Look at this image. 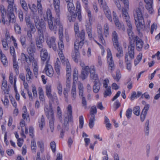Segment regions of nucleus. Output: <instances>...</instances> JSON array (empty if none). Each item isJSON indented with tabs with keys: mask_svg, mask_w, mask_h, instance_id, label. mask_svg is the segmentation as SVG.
Listing matches in <instances>:
<instances>
[{
	"mask_svg": "<svg viewBox=\"0 0 160 160\" xmlns=\"http://www.w3.org/2000/svg\"><path fill=\"white\" fill-rule=\"evenodd\" d=\"M5 14H1V18H0V24L2 23L3 25L8 24L9 22L7 20H6L5 19Z\"/></svg>",
	"mask_w": 160,
	"mask_h": 160,
	"instance_id": "a19ab883",
	"label": "nucleus"
},
{
	"mask_svg": "<svg viewBox=\"0 0 160 160\" xmlns=\"http://www.w3.org/2000/svg\"><path fill=\"white\" fill-rule=\"evenodd\" d=\"M27 51L28 53L32 55L36 52L35 47H27Z\"/></svg>",
	"mask_w": 160,
	"mask_h": 160,
	"instance_id": "4c0bfd02",
	"label": "nucleus"
},
{
	"mask_svg": "<svg viewBox=\"0 0 160 160\" xmlns=\"http://www.w3.org/2000/svg\"><path fill=\"white\" fill-rule=\"evenodd\" d=\"M104 34L106 37L109 35V26L108 23H105L104 26Z\"/></svg>",
	"mask_w": 160,
	"mask_h": 160,
	"instance_id": "37998d69",
	"label": "nucleus"
},
{
	"mask_svg": "<svg viewBox=\"0 0 160 160\" xmlns=\"http://www.w3.org/2000/svg\"><path fill=\"white\" fill-rule=\"evenodd\" d=\"M72 98V100H74L76 97V83L73 82L72 86L71 89Z\"/></svg>",
	"mask_w": 160,
	"mask_h": 160,
	"instance_id": "a878e982",
	"label": "nucleus"
},
{
	"mask_svg": "<svg viewBox=\"0 0 160 160\" xmlns=\"http://www.w3.org/2000/svg\"><path fill=\"white\" fill-rule=\"evenodd\" d=\"M97 110L95 106H92L91 107L90 110V114L91 116H93L95 117V114H96Z\"/></svg>",
	"mask_w": 160,
	"mask_h": 160,
	"instance_id": "8fccbe9b",
	"label": "nucleus"
},
{
	"mask_svg": "<svg viewBox=\"0 0 160 160\" xmlns=\"http://www.w3.org/2000/svg\"><path fill=\"white\" fill-rule=\"evenodd\" d=\"M66 79L67 80H69L70 81V78H71V66L70 65H68V66H66Z\"/></svg>",
	"mask_w": 160,
	"mask_h": 160,
	"instance_id": "473e14b6",
	"label": "nucleus"
},
{
	"mask_svg": "<svg viewBox=\"0 0 160 160\" xmlns=\"http://www.w3.org/2000/svg\"><path fill=\"white\" fill-rule=\"evenodd\" d=\"M1 60L3 64L5 66H7L8 64L7 58L5 55L0 57Z\"/></svg>",
	"mask_w": 160,
	"mask_h": 160,
	"instance_id": "864d4df0",
	"label": "nucleus"
},
{
	"mask_svg": "<svg viewBox=\"0 0 160 160\" xmlns=\"http://www.w3.org/2000/svg\"><path fill=\"white\" fill-rule=\"evenodd\" d=\"M31 147L32 152H36L37 146L35 140H32L31 142Z\"/></svg>",
	"mask_w": 160,
	"mask_h": 160,
	"instance_id": "de8ad7c7",
	"label": "nucleus"
},
{
	"mask_svg": "<svg viewBox=\"0 0 160 160\" xmlns=\"http://www.w3.org/2000/svg\"><path fill=\"white\" fill-rule=\"evenodd\" d=\"M14 29L16 32L20 34L21 33V30L20 26L18 24L15 23L14 24Z\"/></svg>",
	"mask_w": 160,
	"mask_h": 160,
	"instance_id": "5fc2aeb1",
	"label": "nucleus"
},
{
	"mask_svg": "<svg viewBox=\"0 0 160 160\" xmlns=\"http://www.w3.org/2000/svg\"><path fill=\"white\" fill-rule=\"evenodd\" d=\"M53 4L55 8L56 13H57L58 16L60 15V1L59 0H53Z\"/></svg>",
	"mask_w": 160,
	"mask_h": 160,
	"instance_id": "b1692460",
	"label": "nucleus"
},
{
	"mask_svg": "<svg viewBox=\"0 0 160 160\" xmlns=\"http://www.w3.org/2000/svg\"><path fill=\"white\" fill-rule=\"evenodd\" d=\"M43 1L44 0H37V6L38 13L40 15H42L43 13L41 2Z\"/></svg>",
	"mask_w": 160,
	"mask_h": 160,
	"instance_id": "bb28decb",
	"label": "nucleus"
},
{
	"mask_svg": "<svg viewBox=\"0 0 160 160\" xmlns=\"http://www.w3.org/2000/svg\"><path fill=\"white\" fill-rule=\"evenodd\" d=\"M47 16L48 19V28L51 31L56 33L58 30V25L60 24V15L58 16L57 13V18H54L52 17V15L50 10L48 9L46 12Z\"/></svg>",
	"mask_w": 160,
	"mask_h": 160,
	"instance_id": "7ed1b4c3",
	"label": "nucleus"
},
{
	"mask_svg": "<svg viewBox=\"0 0 160 160\" xmlns=\"http://www.w3.org/2000/svg\"><path fill=\"white\" fill-rule=\"evenodd\" d=\"M46 94L48 98L52 101H53L54 100H56L57 102L58 101V98L56 96V93H54L52 95L51 94V87L50 85H47L46 86Z\"/></svg>",
	"mask_w": 160,
	"mask_h": 160,
	"instance_id": "9d476101",
	"label": "nucleus"
},
{
	"mask_svg": "<svg viewBox=\"0 0 160 160\" xmlns=\"http://www.w3.org/2000/svg\"><path fill=\"white\" fill-rule=\"evenodd\" d=\"M33 19L34 20L35 24L37 31H46V27L45 22L43 21L38 22V20H35L34 16L33 17Z\"/></svg>",
	"mask_w": 160,
	"mask_h": 160,
	"instance_id": "f8f14e48",
	"label": "nucleus"
},
{
	"mask_svg": "<svg viewBox=\"0 0 160 160\" xmlns=\"http://www.w3.org/2000/svg\"><path fill=\"white\" fill-rule=\"evenodd\" d=\"M149 107V105L147 104L145 105L142 109L140 117V119L142 122H143L144 121Z\"/></svg>",
	"mask_w": 160,
	"mask_h": 160,
	"instance_id": "412c9836",
	"label": "nucleus"
},
{
	"mask_svg": "<svg viewBox=\"0 0 160 160\" xmlns=\"http://www.w3.org/2000/svg\"><path fill=\"white\" fill-rule=\"evenodd\" d=\"M78 72L77 69H74L73 71V79L75 81H76L78 78Z\"/></svg>",
	"mask_w": 160,
	"mask_h": 160,
	"instance_id": "338daca9",
	"label": "nucleus"
},
{
	"mask_svg": "<svg viewBox=\"0 0 160 160\" xmlns=\"http://www.w3.org/2000/svg\"><path fill=\"white\" fill-rule=\"evenodd\" d=\"M14 9L17 10L16 5H8L7 11V14L10 23H14L16 21L15 17L13 13Z\"/></svg>",
	"mask_w": 160,
	"mask_h": 160,
	"instance_id": "1a4fd4ad",
	"label": "nucleus"
},
{
	"mask_svg": "<svg viewBox=\"0 0 160 160\" xmlns=\"http://www.w3.org/2000/svg\"><path fill=\"white\" fill-rule=\"evenodd\" d=\"M67 109V113L64 116L62 127H61L60 125H58L57 126V129L58 130H61L60 136L62 138L63 137L65 131H68L69 129V122H73L72 110L71 105H68Z\"/></svg>",
	"mask_w": 160,
	"mask_h": 160,
	"instance_id": "f257e3e1",
	"label": "nucleus"
},
{
	"mask_svg": "<svg viewBox=\"0 0 160 160\" xmlns=\"http://www.w3.org/2000/svg\"><path fill=\"white\" fill-rule=\"evenodd\" d=\"M25 69L26 72V79L28 81H29L31 79H32L33 78L32 73L28 66L25 67Z\"/></svg>",
	"mask_w": 160,
	"mask_h": 160,
	"instance_id": "aec40b11",
	"label": "nucleus"
},
{
	"mask_svg": "<svg viewBox=\"0 0 160 160\" xmlns=\"http://www.w3.org/2000/svg\"><path fill=\"white\" fill-rule=\"evenodd\" d=\"M28 6L31 12L33 13L34 15V16H33V17L34 16L35 17L36 16L35 13L36 12L37 9H38L37 8V6L34 3L32 4V5L28 4Z\"/></svg>",
	"mask_w": 160,
	"mask_h": 160,
	"instance_id": "7c9ffc66",
	"label": "nucleus"
},
{
	"mask_svg": "<svg viewBox=\"0 0 160 160\" xmlns=\"http://www.w3.org/2000/svg\"><path fill=\"white\" fill-rule=\"evenodd\" d=\"M139 5V7L137 8L133 12V16L137 28L138 30H140L144 25L145 22L141 10V8H143V3L142 2H140Z\"/></svg>",
	"mask_w": 160,
	"mask_h": 160,
	"instance_id": "20e7f679",
	"label": "nucleus"
},
{
	"mask_svg": "<svg viewBox=\"0 0 160 160\" xmlns=\"http://www.w3.org/2000/svg\"><path fill=\"white\" fill-rule=\"evenodd\" d=\"M132 112V110L131 108H128L127 110L126 113V115L128 119H129L131 118V117Z\"/></svg>",
	"mask_w": 160,
	"mask_h": 160,
	"instance_id": "0e129e2a",
	"label": "nucleus"
},
{
	"mask_svg": "<svg viewBox=\"0 0 160 160\" xmlns=\"http://www.w3.org/2000/svg\"><path fill=\"white\" fill-rule=\"evenodd\" d=\"M113 78L114 80L117 82H118L121 78V74L119 71H117L116 72V75L115 76H113Z\"/></svg>",
	"mask_w": 160,
	"mask_h": 160,
	"instance_id": "e2e57ef3",
	"label": "nucleus"
},
{
	"mask_svg": "<svg viewBox=\"0 0 160 160\" xmlns=\"http://www.w3.org/2000/svg\"><path fill=\"white\" fill-rule=\"evenodd\" d=\"M79 128H82L83 125V118L82 116H80L79 117Z\"/></svg>",
	"mask_w": 160,
	"mask_h": 160,
	"instance_id": "774afa93",
	"label": "nucleus"
},
{
	"mask_svg": "<svg viewBox=\"0 0 160 160\" xmlns=\"http://www.w3.org/2000/svg\"><path fill=\"white\" fill-rule=\"evenodd\" d=\"M122 17L124 21H125L128 27L127 29V32L129 38L131 39L133 37V32L132 31V26L130 20V18L127 12V10L125 8H123L122 9Z\"/></svg>",
	"mask_w": 160,
	"mask_h": 160,
	"instance_id": "423d86ee",
	"label": "nucleus"
},
{
	"mask_svg": "<svg viewBox=\"0 0 160 160\" xmlns=\"http://www.w3.org/2000/svg\"><path fill=\"white\" fill-rule=\"evenodd\" d=\"M38 94L40 100L42 102L44 101L45 98L43 91L42 88L40 87L38 88Z\"/></svg>",
	"mask_w": 160,
	"mask_h": 160,
	"instance_id": "2f4dec72",
	"label": "nucleus"
},
{
	"mask_svg": "<svg viewBox=\"0 0 160 160\" xmlns=\"http://www.w3.org/2000/svg\"><path fill=\"white\" fill-rule=\"evenodd\" d=\"M112 40L113 45L118 51V53L116 54V56L118 58H120L123 55V52L122 48L120 46L118 42V36L116 31H113L112 33Z\"/></svg>",
	"mask_w": 160,
	"mask_h": 160,
	"instance_id": "0eeeda50",
	"label": "nucleus"
},
{
	"mask_svg": "<svg viewBox=\"0 0 160 160\" xmlns=\"http://www.w3.org/2000/svg\"><path fill=\"white\" fill-rule=\"evenodd\" d=\"M2 101L3 103V104L5 106H6L7 107L8 106V104H9V101L8 99L7 96L5 95L4 97V99L3 100V99H2Z\"/></svg>",
	"mask_w": 160,
	"mask_h": 160,
	"instance_id": "69168bd1",
	"label": "nucleus"
},
{
	"mask_svg": "<svg viewBox=\"0 0 160 160\" xmlns=\"http://www.w3.org/2000/svg\"><path fill=\"white\" fill-rule=\"evenodd\" d=\"M101 85V83L99 81L94 82L93 89V92L95 93H97L98 92L100 89Z\"/></svg>",
	"mask_w": 160,
	"mask_h": 160,
	"instance_id": "cd10ccee",
	"label": "nucleus"
},
{
	"mask_svg": "<svg viewBox=\"0 0 160 160\" xmlns=\"http://www.w3.org/2000/svg\"><path fill=\"white\" fill-rule=\"evenodd\" d=\"M20 3L22 8L26 11H28V8L27 4L25 0H20Z\"/></svg>",
	"mask_w": 160,
	"mask_h": 160,
	"instance_id": "ea45409f",
	"label": "nucleus"
},
{
	"mask_svg": "<svg viewBox=\"0 0 160 160\" xmlns=\"http://www.w3.org/2000/svg\"><path fill=\"white\" fill-rule=\"evenodd\" d=\"M135 44L132 41H130L128 46V52L125 56L127 69L130 71L131 68V61L134 58V55Z\"/></svg>",
	"mask_w": 160,
	"mask_h": 160,
	"instance_id": "39448f33",
	"label": "nucleus"
},
{
	"mask_svg": "<svg viewBox=\"0 0 160 160\" xmlns=\"http://www.w3.org/2000/svg\"><path fill=\"white\" fill-rule=\"evenodd\" d=\"M85 35L84 31L83 30H82L80 33L78 32V36H77L80 39V40H76L74 42V50L72 52V57L73 60L76 62H78V59L80 57L79 49L81 48L83 45Z\"/></svg>",
	"mask_w": 160,
	"mask_h": 160,
	"instance_id": "f03ea898",
	"label": "nucleus"
},
{
	"mask_svg": "<svg viewBox=\"0 0 160 160\" xmlns=\"http://www.w3.org/2000/svg\"><path fill=\"white\" fill-rule=\"evenodd\" d=\"M25 20L27 26L32 24L30 21V17L28 15H26L25 17Z\"/></svg>",
	"mask_w": 160,
	"mask_h": 160,
	"instance_id": "052dcab7",
	"label": "nucleus"
},
{
	"mask_svg": "<svg viewBox=\"0 0 160 160\" xmlns=\"http://www.w3.org/2000/svg\"><path fill=\"white\" fill-rule=\"evenodd\" d=\"M67 7L68 10L69 12L71 13H74L75 10V8L73 4V2L68 3Z\"/></svg>",
	"mask_w": 160,
	"mask_h": 160,
	"instance_id": "c756f323",
	"label": "nucleus"
},
{
	"mask_svg": "<svg viewBox=\"0 0 160 160\" xmlns=\"http://www.w3.org/2000/svg\"><path fill=\"white\" fill-rule=\"evenodd\" d=\"M38 122L39 123V127L40 129L42 130L43 128V127L45 125V119L43 115L42 116L41 119Z\"/></svg>",
	"mask_w": 160,
	"mask_h": 160,
	"instance_id": "e433bc0d",
	"label": "nucleus"
},
{
	"mask_svg": "<svg viewBox=\"0 0 160 160\" xmlns=\"http://www.w3.org/2000/svg\"><path fill=\"white\" fill-rule=\"evenodd\" d=\"M78 16V18L79 21L82 20V16L81 12V6L79 2H77L76 10L75 13H71L67 15L68 19L70 22H74L76 20V17Z\"/></svg>",
	"mask_w": 160,
	"mask_h": 160,
	"instance_id": "6e6552de",
	"label": "nucleus"
},
{
	"mask_svg": "<svg viewBox=\"0 0 160 160\" xmlns=\"http://www.w3.org/2000/svg\"><path fill=\"white\" fill-rule=\"evenodd\" d=\"M16 58L13 59V66L16 74L18 75L19 73V67L18 65V63L16 62Z\"/></svg>",
	"mask_w": 160,
	"mask_h": 160,
	"instance_id": "f704fd0d",
	"label": "nucleus"
},
{
	"mask_svg": "<svg viewBox=\"0 0 160 160\" xmlns=\"http://www.w3.org/2000/svg\"><path fill=\"white\" fill-rule=\"evenodd\" d=\"M146 3V8L148 10V12L150 14L153 13L154 10L153 8V2L152 0H144Z\"/></svg>",
	"mask_w": 160,
	"mask_h": 160,
	"instance_id": "dca6fc26",
	"label": "nucleus"
},
{
	"mask_svg": "<svg viewBox=\"0 0 160 160\" xmlns=\"http://www.w3.org/2000/svg\"><path fill=\"white\" fill-rule=\"evenodd\" d=\"M56 38L54 37L47 38L46 42L49 48H52L54 50L57 49L56 44L55 42Z\"/></svg>",
	"mask_w": 160,
	"mask_h": 160,
	"instance_id": "2eb2a0df",
	"label": "nucleus"
},
{
	"mask_svg": "<svg viewBox=\"0 0 160 160\" xmlns=\"http://www.w3.org/2000/svg\"><path fill=\"white\" fill-rule=\"evenodd\" d=\"M59 26V38H62L63 37V27L62 25L60 22Z\"/></svg>",
	"mask_w": 160,
	"mask_h": 160,
	"instance_id": "a18cd8bd",
	"label": "nucleus"
},
{
	"mask_svg": "<svg viewBox=\"0 0 160 160\" xmlns=\"http://www.w3.org/2000/svg\"><path fill=\"white\" fill-rule=\"evenodd\" d=\"M49 108L47 107L44 108V111L48 118L50 119H54V115L52 110V107L51 104H49Z\"/></svg>",
	"mask_w": 160,
	"mask_h": 160,
	"instance_id": "ddd939ff",
	"label": "nucleus"
},
{
	"mask_svg": "<svg viewBox=\"0 0 160 160\" xmlns=\"http://www.w3.org/2000/svg\"><path fill=\"white\" fill-rule=\"evenodd\" d=\"M59 55L60 57L61 62L62 64L64 65H66V67L68 66V64L70 65V64L69 63L68 59H65L64 58V56L62 53V51H59L58 52Z\"/></svg>",
	"mask_w": 160,
	"mask_h": 160,
	"instance_id": "393cba45",
	"label": "nucleus"
},
{
	"mask_svg": "<svg viewBox=\"0 0 160 160\" xmlns=\"http://www.w3.org/2000/svg\"><path fill=\"white\" fill-rule=\"evenodd\" d=\"M58 47L59 51H62L64 48V45L62 38H60V41L58 42Z\"/></svg>",
	"mask_w": 160,
	"mask_h": 160,
	"instance_id": "603ef678",
	"label": "nucleus"
},
{
	"mask_svg": "<svg viewBox=\"0 0 160 160\" xmlns=\"http://www.w3.org/2000/svg\"><path fill=\"white\" fill-rule=\"evenodd\" d=\"M90 72L91 79L94 80V82H99L98 76V75L95 73V69L94 66L90 70Z\"/></svg>",
	"mask_w": 160,
	"mask_h": 160,
	"instance_id": "5701e85b",
	"label": "nucleus"
},
{
	"mask_svg": "<svg viewBox=\"0 0 160 160\" xmlns=\"http://www.w3.org/2000/svg\"><path fill=\"white\" fill-rule=\"evenodd\" d=\"M111 87L109 86L108 87L106 88L104 92V97H106L107 96H110L112 94V92L111 89Z\"/></svg>",
	"mask_w": 160,
	"mask_h": 160,
	"instance_id": "79ce46f5",
	"label": "nucleus"
},
{
	"mask_svg": "<svg viewBox=\"0 0 160 160\" xmlns=\"http://www.w3.org/2000/svg\"><path fill=\"white\" fill-rule=\"evenodd\" d=\"M104 13L107 18L110 22L112 21V17L111 15V12L108 7L107 6H102Z\"/></svg>",
	"mask_w": 160,
	"mask_h": 160,
	"instance_id": "4be33fe9",
	"label": "nucleus"
},
{
	"mask_svg": "<svg viewBox=\"0 0 160 160\" xmlns=\"http://www.w3.org/2000/svg\"><path fill=\"white\" fill-rule=\"evenodd\" d=\"M149 120H147L145 124V125L146 126V127L145 128V134L147 136L148 135L149 131Z\"/></svg>",
	"mask_w": 160,
	"mask_h": 160,
	"instance_id": "c03bdc74",
	"label": "nucleus"
},
{
	"mask_svg": "<svg viewBox=\"0 0 160 160\" xmlns=\"http://www.w3.org/2000/svg\"><path fill=\"white\" fill-rule=\"evenodd\" d=\"M20 41L23 47L25 48L26 47V38L24 35L21 36L20 38Z\"/></svg>",
	"mask_w": 160,
	"mask_h": 160,
	"instance_id": "58836bf2",
	"label": "nucleus"
},
{
	"mask_svg": "<svg viewBox=\"0 0 160 160\" xmlns=\"http://www.w3.org/2000/svg\"><path fill=\"white\" fill-rule=\"evenodd\" d=\"M38 147L40 148L41 152L44 151V144L42 141H38L37 142Z\"/></svg>",
	"mask_w": 160,
	"mask_h": 160,
	"instance_id": "680f3d73",
	"label": "nucleus"
},
{
	"mask_svg": "<svg viewBox=\"0 0 160 160\" xmlns=\"http://www.w3.org/2000/svg\"><path fill=\"white\" fill-rule=\"evenodd\" d=\"M130 41H133L134 43L135 41L136 48L138 51H140L142 50L143 45V42L141 39L137 36L135 37L134 41L130 40Z\"/></svg>",
	"mask_w": 160,
	"mask_h": 160,
	"instance_id": "a211bd4d",
	"label": "nucleus"
},
{
	"mask_svg": "<svg viewBox=\"0 0 160 160\" xmlns=\"http://www.w3.org/2000/svg\"><path fill=\"white\" fill-rule=\"evenodd\" d=\"M78 88L79 89V95L80 96L82 97L83 92V85L80 82L78 83Z\"/></svg>",
	"mask_w": 160,
	"mask_h": 160,
	"instance_id": "c9c22d12",
	"label": "nucleus"
},
{
	"mask_svg": "<svg viewBox=\"0 0 160 160\" xmlns=\"http://www.w3.org/2000/svg\"><path fill=\"white\" fill-rule=\"evenodd\" d=\"M74 32L75 33V36H78V33L79 32V26L78 25V24L77 22H75L74 23Z\"/></svg>",
	"mask_w": 160,
	"mask_h": 160,
	"instance_id": "6e6d98bb",
	"label": "nucleus"
},
{
	"mask_svg": "<svg viewBox=\"0 0 160 160\" xmlns=\"http://www.w3.org/2000/svg\"><path fill=\"white\" fill-rule=\"evenodd\" d=\"M98 33L99 41L103 45L105 44V41L104 40L102 33V29L101 25L97 26Z\"/></svg>",
	"mask_w": 160,
	"mask_h": 160,
	"instance_id": "6ab92c4d",
	"label": "nucleus"
},
{
	"mask_svg": "<svg viewBox=\"0 0 160 160\" xmlns=\"http://www.w3.org/2000/svg\"><path fill=\"white\" fill-rule=\"evenodd\" d=\"M43 41H40L38 40V39H36V43L38 48L39 49H42L43 47L42 42Z\"/></svg>",
	"mask_w": 160,
	"mask_h": 160,
	"instance_id": "4d7b16f0",
	"label": "nucleus"
},
{
	"mask_svg": "<svg viewBox=\"0 0 160 160\" xmlns=\"http://www.w3.org/2000/svg\"><path fill=\"white\" fill-rule=\"evenodd\" d=\"M44 70L47 75L52 77L53 76L54 74V71L52 66L49 63V62L47 61L46 62V65Z\"/></svg>",
	"mask_w": 160,
	"mask_h": 160,
	"instance_id": "4468645a",
	"label": "nucleus"
},
{
	"mask_svg": "<svg viewBox=\"0 0 160 160\" xmlns=\"http://www.w3.org/2000/svg\"><path fill=\"white\" fill-rule=\"evenodd\" d=\"M2 44L3 46V48L5 50H8V46L7 42V40L4 38H2L1 40Z\"/></svg>",
	"mask_w": 160,
	"mask_h": 160,
	"instance_id": "3c124183",
	"label": "nucleus"
},
{
	"mask_svg": "<svg viewBox=\"0 0 160 160\" xmlns=\"http://www.w3.org/2000/svg\"><path fill=\"white\" fill-rule=\"evenodd\" d=\"M86 30L89 38H91L92 37V26L90 23H87L86 25Z\"/></svg>",
	"mask_w": 160,
	"mask_h": 160,
	"instance_id": "c85d7f7f",
	"label": "nucleus"
},
{
	"mask_svg": "<svg viewBox=\"0 0 160 160\" xmlns=\"http://www.w3.org/2000/svg\"><path fill=\"white\" fill-rule=\"evenodd\" d=\"M54 118L49 119V127L51 129V131L52 132L54 129Z\"/></svg>",
	"mask_w": 160,
	"mask_h": 160,
	"instance_id": "bf43d9fd",
	"label": "nucleus"
},
{
	"mask_svg": "<svg viewBox=\"0 0 160 160\" xmlns=\"http://www.w3.org/2000/svg\"><path fill=\"white\" fill-rule=\"evenodd\" d=\"M45 31H37L38 33V36L36 38V39H38L40 41H44L43 32Z\"/></svg>",
	"mask_w": 160,
	"mask_h": 160,
	"instance_id": "72a5a7b5",
	"label": "nucleus"
},
{
	"mask_svg": "<svg viewBox=\"0 0 160 160\" xmlns=\"http://www.w3.org/2000/svg\"><path fill=\"white\" fill-rule=\"evenodd\" d=\"M57 89L58 91V94L60 96L62 95V84L59 82H58L57 86Z\"/></svg>",
	"mask_w": 160,
	"mask_h": 160,
	"instance_id": "09e8293b",
	"label": "nucleus"
},
{
	"mask_svg": "<svg viewBox=\"0 0 160 160\" xmlns=\"http://www.w3.org/2000/svg\"><path fill=\"white\" fill-rule=\"evenodd\" d=\"M107 61L109 64V69L112 71L114 69V64L112 60L111 52L110 49H107Z\"/></svg>",
	"mask_w": 160,
	"mask_h": 160,
	"instance_id": "9b49d317",
	"label": "nucleus"
},
{
	"mask_svg": "<svg viewBox=\"0 0 160 160\" xmlns=\"http://www.w3.org/2000/svg\"><path fill=\"white\" fill-rule=\"evenodd\" d=\"M95 120V117L93 116H91L89 122V126L91 128H92L93 127Z\"/></svg>",
	"mask_w": 160,
	"mask_h": 160,
	"instance_id": "49530a36",
	"label": "nucleus"
},
{
	"mask_svg": "<svg viewBox=\"0 0 160 160\" xmlns=\"http://www.w3.org/2000/svg\"><path fill=\"white\" fill-rule=\"evenodd\" d=\"M40 56L42 61H45L47 60L48 62L50 56L48 54L47 50L45 48H42L40 50Z\"/></svg>",
	"mask_w": 160,
	"mask_h": 160,
	"instance_id": "f3484780",
	"label": "nucleus"
},
{
	"mask_svg": "<svg viewBox=\"0 0 160 160\" xmlns=\"http://www.w3.org/2000/svg\"><path fill=\"white\" fill-rule=\"evenodd\" d=\"M133 112L136 116H139L140 114V107L139 106H136L133 109Z\"/></svg>",
	"mask_w": 160,
	"mask_h": 160,
	"instance_id": "13d9d810",
	"label": "nucleus"
}]
</instances>
